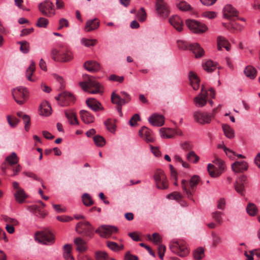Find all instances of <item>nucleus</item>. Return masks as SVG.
<instances>
[{"mask_svg":"<svg viewBox=\"0 0 260 260\" xmlns=\"http://www.w3.org/2000/svg\"><path fill=\"white\" fill-rule=\"evenodd\" d=\"M187 182L185 180H182V187L183 192L186 195L188 198L191 199L192 197V193L187 188Z\"/></svg>","mask_w":260,"mask_h":260,"instance_id":"nucleus-55","label":"nucleus"},{"mask_svg":"<svg viewBox=\"0 0 260 260\" xmlns=\"http://www.w3.org/2000/svg\"><path fill=\"white\" fill-rule=\"evenodd\" d=\"M6 162H18L19 159L16 153L13 152L6 157Z\"/></svg>","mask_w":260,"mask_h":260,"instance_id":"nucleus-53","label":"nucleus"},{"mask_svg":"<svg viewBox=\"0 0 260 260\" xmlns=\"http://www.w3.org/2000/svg\"><path fill=\"white\" fill-rule=\"evenodd\" d=\"M204 69L208 72H212L216 68V63L212 60H208L203 64Z\"/></svg>","mask_w":260,"mask_h":260,"instance_id":"nucleus-41","label":"nucleus"},{"mask_svg":"<svg viewBox=\"0 0 260 260\" xmlns=\"http://www.w3.org/2000/svg\"><path fill=\"white\" fill-rule=\"evenodd\" d=\"M232 168L236 173L242 172L248 168L247 164H232Z\"/></svg>","mask_w":260,"mask_h":260,"instance_id":"nucleus-40","label":"nucleus"},{"mask_svg":"<svg viewBox=\"0 0 260 260\" xmlns=\"http://www.w3.org/2000/svg\"><path fill=\"white\" fill-rule=\"evenodd\" d=\"M136 16L140 22H143L145 21L147 18V14L145 9L143 8H141L137 13Z\"/></svg>","mask_w":260,"mask_h":260,"instance_id":"nucleus-48","label":"nucleus"},{"mask_svg":"<svg viewBox=\"0 0 260 260\" xmlns=\"http://www.w3.org/2000/svg\"><path fill=\"white\" fill-rule=\"evenodd\" d=\"M140 120V117L139 114H134L133 117L131 118L129 123L131 126H136L137 124V121Z\"/></svg>","mask_w":260,"mask_h":260,"instance_id":"nucleus-63","label":"nucleus"},{"mask_svg":"<svg viewBox=\"0 0 260 260\" xmlns=\"http://www.w3.org/2000/svg\"><path fill=\"white\" fill-rule=\"evenodd\" d=\"M223 14L224 18L230 21L236 19L245 21L244 18H240L238 17L239 12L231 5H227L224 7Z\"/></svg>","mask_w":260,"mask_h":260,"instance_id":"nucleus-9","label":"nucleus"},{"mask_svg":"<svg viewBox=\"0 0 260 260\" xmlns=\"http://www.w3.org/2000/svg\"><path fill=\"white\" fill-rule=\"evenodd\" d=\"M200 181V177L198 175H193L190 181L189 184L192 190L194 188L198 185Z\"/></svg>","mask_w":260,"mask_h":260,"instance_id":"nucleus-57","label":"nucleus"},{"mask_svg":"<svg viewBox=\"0 0 260 260\" xmlns=\"http://www.w3.org/2000/svg\"><path fill=\"white\" fill-rule=\"evenodd\" d=\"M18 44H20V50L24 53H27L29 52V43L25 41L19 42Z\"/></svg>","mask_w":260,"mask_h":260,"instance_id":"nucleus-52","label":"nucleus"},{"mask_svg":"<svg viewBox=\"0 0 260 260\" xmlns=\"http://www.w3.org/2000/svg\"><path fill=\"white\" fill-rule=\"evenodd\" d=\"M1 168L6 173L12 172L13 176L17 175L21 170V167L18 164H3Z\"/></svg>","mask_w":260,"mask_h":260,"instance_id":"nucleus-18","label":"nucleus"},{"mask_svg":"<svg viewBox=\"0 0 260 260\" xmlns=\"http://www.w3.org/2000/svg\"><path fill=\"white\" fill-rule=\"evenodd\" d=\"M170 23L178 31L183 30V20L178 16H173L169 19Z\"/></svg>","mask_w":260,"mask_h":260,"instance_id":"nucleus-22","label":"nucleus"},{"mask_svg":"<svg viewBox=\"0 0 260 260\" xmlns=\"http://www.w3.org/2000/svg\"><path fill=\"white\" fill-rule=\"evenodd\" d=\"M82 201L83 204L86 206H89L93 204V201L91 199V197L87 193L83 194Z\"/></svg>","mask_w":260,"mask_h":260,"instance_id":"nucleus-50","label":"nucleus"},{"mask_svg":"<svg viewBox=\"0 0 260 260\" xmlns=\"http://www.w3.org/2000/svg\"><path fill=\"white\" fill-rule=\"evenodd\" d=\"M12 94L15 102L19 105L24 104L28 98L29 92L26 88L19 86L12 90Z\"/></svg>","mask_w":260,"mask_h":260,"instance_id":"nucleus-4","label":"nucleus"},{"mask_svg":"<svg viewBox=\"0 0 260 260\" xmlns=\"http://www.w3.org/2000/svg\"><path fill=\"white\" fill-rule=\"evenodd\" d=\"M149 122L154 126H161L165 122V117L159 114H153L148 119Z\"/></svg>","mask_w":260,"mask_h":260,"instance_id":"nucleus-20","label":"nucleus"},{"mask_svg":"<svg viewBox=\"0 0 260 260\" xmlns=\"http://www.w3.org/2000/svg\"><path fill=\"white\" fill-rule=\"evenodd\" d=\"M117 227L109 225H103L98 228L95 232L98 234L101 237L108 238L112 234L118 232Z\"/></svg>","mask_w":260,"mask_h":260,"instance_id":"nucleus-8","label":"nucleus"},{"mask_svg":"<svg viewBox=\"0 0 260 260\" xmlns=\"http://www.w3.org/2000/svg\"><path fill=\"white\" fill-rule=\"evenodd\" d=\"M225 164H208L207 169L211 177L219 176L225 169Z\"/></svg>","mask_w":260,"mask_h":260,"instance_id":"nucleus-10","label":"nucleus"},{"mask_svg":"<svg viewBox=\"0 0 260 260\" xmlns=\"http://www.w3.org/2000/svg\"><path fill=\"white\" fill-rule=\"evenodd\" d=\"M96 260H107L108 259V253L105 251H98L95 253Z\"/></svg>","mask_w":260,"mask_h":260,"instance_id":"nucleus-54","label":"nucleus"},{"mask_svg":"<svg viewBox=\"0 0 260 260\" xmlns=\"http://www.w3.org/2000/svg\"><path fill=\"white\" fill-rule=\"evenodd\" d=\"M247 183L246 177L242 175L236 181L235 184V189L237 192L241 195L244 194V184Z\"/></svg>","mask_w":260,"mask_h":260,"instance_id":"nucleus-21","label":"nucleus"},{"mask_svg":"<svg viewBox=\"0 0 260 260\" xmlns=\"http://www.w3.org/2000/svg\"><path fill=\"white\" fill-rule=\"evenodd\" d=\"M35 239L44 245H51L54 242V237L48 230L38 232L35 234Z\"/></svg>","mask_w":260,"mask_h":260,"instance_id":"nucleus-6","label":"nucleus"},{"mask_svg":"<svg viewBox=\"0 0 260 260\" xmlns=\"http://www.w3.org/2000/svg\"><path fill=\"white\" fill-rule=\"evenodd\" d=\"M160 136L163 138H172L175 135V131L170 128H161L160 129Z\"/></svg>","mask_w":260,"mask_h":260,"instance_id":"nucleus-37","label":"nucleus"},{"mask_svg":"<svg viewBox=\"0 0 260 260\" xmlns=\"http://www.w3.org/2000/svg\"><path fill=\"white\" fill-rule=\"evenodd\" d=\"M36 70V64L34 61L31 60V63L26 71V77L30 81H34L35 80L31 78L34 72Z\"/></svg>","mask_w":260,"mask_h":260,"instance_id":"nucleus-38","label":"nucleus"},{"mask_svg":"<svg viewBox=\"0 0 260 260\" xmlns=\"http://www.w3.org/2000/svg\"><path fill=\"white\" fill-rule=\"evenodd\" d=\"M148 236L150 240H153L154 242L156 244H158L161 241V238L159 235L157 233L153 234L152 237H151L150 235H148Z\"/></svg>","mask_w":260,"mask_h":260,"instance_id":"nucleus-64","label":"nucleus"},{"mask_svg":"<svg viewBox=\"0 0 260 260\" xmlns=\"http://www.w3.org/2000/svg\"><path fill=\"white\" fill-rule=\"evenodd\" d=\"M208 93L202 85L201 92L193 99L195 105L198 107H203L206 105L208 100Z\"/></svg>","mask_w":260,"mask_h":260,"instance_id":"nucleus-13","label":"nucleus"},{"mask_svg":"<svg viewBox=\"0 0 260 260\" xmlns=\"http://www.w3.org/2000/svg\"><path fill=\"white\" fill-rule=\"evenodd\" d=\"M72 249V245L66 244V260H75L71 253Z\"/></svg>","mask_w":260,"mask_h":260,"instance_id":"nucleus-62","label":"nucleus"},{"mask_svg":"<svg viewBox=\"0 0 260 260\" xmlns=\"http://www.w3.org/2000/svg\"><path fill=\"white\" fill-rule=\"evenodd\" d=\"M53 76L60 84V89L61 90V92L58 94V96L55 97V99L59 105L61 106H64L65 100V91H63V79L62 77L56 74H53Z\"/></svg>","mask_w":260,"mask_h":260,"instance_id":"nucleus-17","label":"nucleus"},{"mask_svg":"<svg viewBox=\"0 0 260 260\" xmlns=\"http://www.w3.org/2000/svg\"><path fill=\"white\" fill-rule=\"evenodd\" d=\"M75 244L76 245V250L79 252H85L87 249L86 242L83 239L77 237L74 240Z\"/></svg>","mask_w":260,"mask_h":260,"instance_id":"nucleus-25","label":"nucleus"},{"mask_svg":"<svg viewBox=\"0 0 260 260\" xmlns=\"http://www.w3.org/2000/svg\"><path fill=\"white\" fill-rule=\"evenodd\" d=\"M14 197L16 201L20 203H23L27 196L23 189H19L15 191Z\"/></svg>","mask_w":260,"mask_h":260,"instance_id":"nucleus-36","label":"nucleus"},{"mask_svg":"<svg viewBox=\"0 0 260 260\" xmlns=\"http://www.w3.org/2000/svg\"><path fill=\"white\" fill-rule=\"evenodd\" d=\"M217 47L219 50H221L222 48L224 47L227 51H229L231 45L224 37L219 36L217 38Z\"/></svg>","mask_w":260,"mask_h":260,"instance_id":"nucleus-29","label":"nucleus"},{"mask_svg":"<svg viewBox=\"0 0 260 260\" xmlns=\"http://www.w3.org/2000/svg\"><path fill=\"white\" fill-rule=\"evenodd\" d=\"M49 23V21L47 19L44 18V17H41L38 19V22L37 23V26L39 27H44L46 28L48 24Z\"/></svg>","mask_w":260,"mask_h":260,"instance_id":"nucleus-60","label":"nucleus"},{"mask_svg":"<svg viewBox=\"0 0 260 260\" xmlns=\"http://www.w3.org/2000/svg\"><path fill=\"white\" fill-rule=\"evenodd\" d=\"M222 214V213L221 212L217 211L213 212L212 214L213 219L219 224H221L223 222Z\"/></svg>","mask_w":260,"mask_h":260,"instance_id":"nucleus-51","label":"nucleus"},{"mask_svg":"<svg viewBox=\"0 0 260 260\" xmlns=\"http://www.w3.org/2000/svg\"><path fill=\"white\" fill-rule=\"evenodd\" d=\"M170 249L173 253L181 257L186 256L189 253L186 242L182 240L172 241L170 244Z\"/></svg>","mask_w":260,"mask_h":260,"instance_id":"nucleus-2","label":"nucleus"},{"mask_svg":"<svg viewBox=\"0 0 260 260\" xmlns=\"http://www.w3.org/2000/svg\"><path fill=\"white\" fill-rule=\"evenodd\" d=\"M186 24L190 30L196 33L204 32L207 29L205 24L194 20H187Z\"/></svg>","mask_w":260,"mask_h":260,"instance_id":"nucleus-14","label":"nucleus"},{"mask_svg":"<svg viewBox=\"0 0 260 260\" xmlns=\"http://www.w3.org/2000/svg\"><path fill=\"white\" fill-rule=\"evenodd\" d=\"M139 134L147 143H151L154 141L152 131L146 126H143L139 130Z\"/></svg>","mask_w":260,"mask_h":260,"instance_id":"nucleus-19","label":"nucleus"},{"mask_svg":"<svg viewBox=\"0 0 260 260\" xmlns=\"http://www.w3.org/2000/svg\"><path fill=\"white\" fill-rule=\"evenodd\" d=\"M155 10L158 16L164 19H166L170 15V11L167 4L165 2L155 4Z\"/></svg>","mask_w":260,"mask_h":260,"instance_id":"nucleus-15","label":"nucleus"},{"mask_svg":"<svg viewBox=\"0 0 260 260\" xmlns=\"http://www.w3.org/2000/svg\"><path fill=\"white\" fill-rule=\"evenodd\" d=\"M17 115L21 118L24 124V128L26 131H28L30 125V117L26 114H24L22 112H18Z\"/></svg>","mask_w":260,"mask_h":260,"instance_id":"nucleus-33","label":"nucleus"},{"mask_svg":"<svg viewBox=\"0 0 260 260\" xmlns=\"http://www.w3.org/2000/svg\"><path fill=\"white\" fill-rule=\"evenodd\" d=\"M244 73L245 75L250 78H254L256 75V70L252 66H247L244 70Z\"/></svg>","mask_w":260,"mask_h":260,"instance_id":"nucleus-46","label":"nucleus"},{"mask_svg":"<svg viewBox=\"0 0 260 260\" xmlns=\"http://www.w3.org/2000/svg\"><path fill=\"white\" fill-rule=\"evenodd\" d=\"M189 77L190 84L193 89L197 90L199 88L200 79L197 75L192 72H190L189 74Z\"/></svg>","mask_w":260,"mask_h":260,"instance_id":"nucleus-30","label":"nucleus"},{"mask_svg":"<svg viewBox=\"0 0 260 260\" xmlns=\"http://www.w3.org/2000/svg\"><path fill=\"white\" fill-rule=\"evenodd\" d=\"M76 232L84 236L91 238L94 235V228L87 221L79 222L77 223L76 228Z\"/></svg>","mask_w":260,"mask_h":260,"instance_id":"nucleus-5","label":"nucleus"},{"mask_svg":"<svg viewBox=\"0 0 260 260\" xmlns=\"http://www.w3.org/2000/svg\"><path fill=\"white\" fill-rule=\"evenodd\" d=\"M84 80L79 83L80 86L86 92L92 94L100 93L102 91V86L94 77L88 75H84Z\"/></svg>","mask_w":260,"mask_h":260,"instance_id":"nucleus-1","label":"nucleus"},{"mask_svg":"<svg viewBox=\"0 0 260 260\" xmlns=\"http://www.w3.org/2000/svg\"><path fill=\"white\" fill-rule=\"evenodd\" d=\"M99 25L100 21L96 18L88 20L85 27V30L88 32L95 30L99 27Z\"/></svg>","mask_w":260,"mask_h":260,"instance_id":"nucleus-27","label":"nucleus"},{"mask_svg":"<svg viewBox=\"0 0 260 260\" xmlns=\"http://www.w3.org/2000/svg\"><path fill=\"white\" fill-rule=\"evenodd\" d=\"M223 26L231 32L240 31L242 29V26L238 24L235 20H232L229 23H222Z\"/></svg>","mask_w":260,"mask_h":260,"instance_id":"nucleus-26","label":"nucleus"},{"mask_svg":"<svg viewBox=\"0 0 260 260\" xmlns=\"http://www.w3.org/2000/svg\"><path fill=\"white\" fill-rule=\"evenodd\" d=\"M39 9L44 15L47 17L52 16L55 14L54 5L49 1H46L40 4Z\"/></svg>","mask_w":260,"mask_h":260,"instance_id":"nucleus-12","label":"nucleus"},{"mask_svg":"<svg viewBox=\"0 0 260 260\" xmlns=\"http://www.w3.org/2000/svg\"><path fill=\"white\" fill-rule=\"evenodd\" d=\"M86 103L87 106L94 111L96 112L103 110V107L101 104L95 99H87L86 101Z\"/></svg>","mask_w":260,"mask_h":260,"instance_id":"nucleus-23","label":"nucleus"},{"mask_svg":"<svg viewBox=\"0 0 260 260\" xmlns=\"http://www.w3.org/2000/svg\"><path fill=\"white\" fill-rule=\"evenodd\" d=\"M84 67L89 72H95L100 70V65L96 61L88 60L84 63Z\"/></svg>","mask_w":260,"mask_h":260,"instance_id":"nucleus-24","label":"nucleus"},{"mask_svg":"<svg viewBox=\"0 0 260 260\" xmlns=\"http://www.w3.org/2000/svg\"><path fill=\"white\" fill-rule=\"evenodd\" d=\"M66 118L71 125H78L79 121L76 113L72 110L66 111Z\"/></svg>","mask_w":260,"mask_h":260,"instance_id":"nucleus-28","label":"nucleus"},{"mask_svg":"<svg viewBox=\"0 0 260 260\" xmlns=\"http://www.w3.org/2000/svg\"><path fill=\"white\" fill-rule=\"evenodd\" d=\"M97 42L96 39H87L85 38L82 39V44L86 47L93 46L96 44Z\"/></svg>","mask_w":260,"mask_h":260,"instance_id":"nucleus-58","label":"nucleus"},{"mask_svg":"<svg viewBox=\"0 0 260 260\" xmlns=\"http://www.w3.org/2000/svg\"><path fill=\"white\" fill-rule=\"evenodd\" d=\"M248 214L250 216H255L258 212V209L256 205L253 203H249L246 207Z\"/></svg>","mask_w":260,"mask_h":260,"instance_id":"nucleus-45","label":"nucleus"},{"mask_svg":"<svg viewBox=\"0 0 260 260\" xmlns=\"http://www.w3.org/2000/svg\"><path fill=\"white\" fill-rule=\"evenodd\" d=\"M3 219L4 221L6 223V224H8L11 226H16L18 225L19 222L15 218L10 217L7 215H3Z\"/></svg>","mask_w":260,"mask_h":260,"instance_id":"nucleus-47","label":"nucleus"},{"mask_svg":"<svg viewBox=\"0 0 260 260\" xmlns=\"http://www.w3.org/2000/svg\"><path fill=\"white\" fill-rule=\"evenodd\" d=\"M105 124L108 131L111 133H114L115 131V125L113 121L110 119H108L105 122Z\"/></svg>","mask_w":260,"mask_h":260,"instance_id":"nucleus-59","label":"nucleus"},{"mask_svg":"<svg viewBox=\"0 0 260 260\" xmlns=\"http://www.w3.org/2000/svg\"><path fill=\"white\" fill-rule=\"evenodd\" d=\"M107 246L111 250L118 252L122 250L124 248V245L123 244L118 245L117 243L112 241H108L107 242Z\"/></svg>","mask_w":260,"mask_h":260,"instance_id":"nucleus-39","label":"nucleus"},{"mask_svg":"<svg viewBox=\"0 0 260 260\" xmlns=\"http://www.w3.org/2000/svg\"><path fill=\"white\" fill-rule=\"evenodd\" d=\"M177 7L181 11H186L191 9V6L185 1H181L177 4Z\"/></svg>","mask_w":260,"mask_h":260,"instance_id":"nucleus-56","label":"nucleus"},{"mask_svg":"<svg viewBox=\"0 0 260 260\" xmlns=\"http://www.w3.org/2000/svg\"><path fill=\"white\" fill-rule=\"evenodd\" d=\"M80 116L82 121L86 123H92L94 120V116L85 110L80 111Z\"/></svg>","mask_w":260,"mask_h":260,"instance_id":"nucleus-31","label":"nucleus"},{"mask_svg":"<svg viewBox=\"0 0 260 260\" xmlns=\"http://www.w3.org/2000/svg\"><path fill=\"white\" fill-rule=\"evenodd\" d=\"M177 45L180 49H189L194 54L196 58L202 57L204 54V49L198 43L190 44L184 41H178Z\"/></svg>","mask_w":260,"mask_h":260,"instance_id":"nucleus-3","label":"nucleus"},{"mask_svg":"<svg viewBox=\"0 0 260 260\" xmlns=\"http://www.w3.org/2000/svg\"><path fill=\"white\" fill-rule=\"evenodd\" d=\"M64 57L65 49L63 45H60L51 50V57L55 61L64 62Z\"/></svg>","mask_w":260,"mask_h":260,"instance_id":"nucleus-11","label":"nucleus"},{"mask_svg":"<svg viewBox=\"0 0 260 260\" xmlns=\"http://www.w3.org/2000/svg\"><path fill=\"white\" fill-rule=\"evenodd\" d=\"M154 178L158 188L165 189L168 188V180L162 170L160 169L156 170L154 175Z\"/></svg>","mask_w":260,"mask_h":260,"instance_id":"nucleus-7","label":"nucleus"},{"mask_svg":"<svg viewBox=\"0 0 260 260\" xmlns=\"http://www.w3.org/2000/svg\"><path fill=\"white\" fill-rule=\"evenodd\" d=\"M111 101L114 104L117 105V107L119 106H122L123 105L125 104V100H122L121 96L118 94L113 92L111 95Z\"/></svg>","mask_w":260,"mask_h":260,"instance_id":"nucleus-34","label":"nucleus"},{"mask_svg":"<svg viewBox=\"0 0 260 260\" xmlns=\"http://www.w3.org/2000/svg\"><path fill=\"white\" fill-rule=\"evenodd\" d=\"M94 144L98 147H103L106 144V140L100 135H95L93 137Z\"/></svg>","mask_w":260,"mask_h":260,"instance_id":"nucleus-44","label":"nucleus"},{"mask_svg":"<svg viewBox=\"0 0 260 260\" xmlns=\"http://www.w3.org/2000/svg\"><path fill=\"white\" fill-rule=\"evenodd\" d=\"M213 116L208 113L202 112L201 111H196L193 113L194 120L198 123L204 124L209 123L211 121V118Z\"/></svg>","mask_w":260,"mask_h":260,"instance_id":"nucleus-16","label":"nucleus"},{"mask_svg":"<svg viewBox=\"0 0 260 260\" xmlns=\"http://www.w3.org/2000/svg\"><path fill=\"white\" fill-rule=\"evenodd\" d=\"M7 120L10 126L13 128L15 127L20 121L17 118L10 115L7 116Z\"/></svg>","mask_w":260,"mask_h":260,"instance_id":"nucleus-49","label":"nucleus"},{"mask_svg":"<svg viewBox=\"0 0 260 260\" xmlns=\"http://www.w3.org/2000/svg\"><path fill=\"white\" fill-rule=\"evenodd\" d=\"M186 160L190 162H197L200 160V157L193 151H190L186 154Z\"/></svg>","mask_w":260,"mask_h":260,"instance_id":"nucleus-42","label":"nucleus"},{"mask_svg":"<svg viewBox=\"0 0 260 260\" xmlns=\"http://www.w3.org/2000/svg\"><path fill=\"white\" fill-rule=\"evenodd\" d=\"M193 257L196 260H201L205 256L204 249L202 247L197 248L193 252Z\"/></svg>","mask_w":260,"mask_h":260,"instance_id":"nucleus-43","label":"nucleus"},{"mask_svg":"<svg viewBox=\"0 0 260 260\" xmlns=\"http://www.w3.org/2000/svg\"><path fill=\"white\" fill-rule=\"evenodd\" d=\"M51 108L49 104L45 102L40 106V114L44 116H49L51 114Z\"/></svg>","mask_w":260,"mask_h":260,"instance_id":"nucleus-35","label":"nucleus"},{"mask_svg":"<svg viewBox=\"0 0 260 260\" xmlns=\"http://www.w3.org/2000/svg\"><path fill=\"white\" fill-rule=\"evenodd\" d=\"M222 128L224 135L229 139H232L235 137V131L229 125L222 124Z\"/></svg>","mask_w":260,"mask_h":260,"instance_id":"nucleus-32","label":"nucleus"},{"mask_svg":"<svg viewBox=\"0 0 260 260\" xmlns=\"http://www.w3.org/2000/svg\"><path fill=\"white\" fill-rule=\"evenodd\" d=\"M76 99L74 95L71 92L66 91V103L68 102V105L73 104L75 102ZM67 103H66V105Z\"/></svg>","mask_w":260,"mask_h":260,"instance_id":"nucleus-61","label":"nucleus"}]
</instances>
